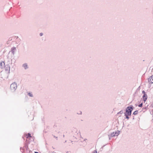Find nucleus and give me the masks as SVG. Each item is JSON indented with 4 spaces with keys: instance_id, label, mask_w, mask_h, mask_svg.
I'll return each mask as SVG.
<instances>
[{
    "instance_id": "22",
    "label": "nucleus",
    "mask_w": 153,
    "mask_h": 153,
    "mask_svg": "<svg viewBox=\"0 0 153 153\" xmlns=\"http://www.w3.org/2000/svg\"><path fill=\"white\" fill-rule=\"evenodd\" d=\"M39 35L40 36H43V34L42 33H40V34H39Z\"/></svg>"
},
{
    "instance_id": "14",
    "label": "nucleus",
    "mask_w": 153,
    "mask_h": 153,
    "mask_svg": "<svg viewBox=\"0 0 153 153\" xmlns=\"http://www.w3.org/2000/svg\"><path fill=\"white\" fill-rule=\"evenodd\" d=\"M124 115L125 116V118L127 119L128 120L129 118V116H131L130 115H128V114H124Z\"/></svg>"
},
{
    "instance_id": "29",
    "label": "nucleus",
    "mask_w": 153,
    "mask_h": 153,
    "mask_svg": "<svg viewBox=\"0 0 153 153\" xmlns=\"http://www.w3.org/2000/svg\"><path fill=\"white\" fill-rule=\"evenodd\" d=\"M82 112L81 111L80 112V113L79 114H82Z\"/></svg>"
},
{
    "instance_id": "15",
    "label": "nucleus",
    "mask_w": 153,
    "mask_h": 153,
    "mask_svg": "<svg viewBox=\"0 0 153 153\" xmlns=\"http://www.w3.org/2000/svg\"><path fill=\"white\" fill-rule=\"evenodd\" d=\"M27 95L30 97H33V95L32 94L31 92H29L27 93Z\"/></svg>"
},
{
    "instance_id": "3",
    "label": "nucleus",
    "mask_w": 153,
    "mask_h": 153,
    "mask_svg": "<svg viewBox=\"0 0 153 153\" xmlns=\"http://www.w3.org/2000/svg\"><path fill=\"white\" fill-rule=\"evenodd\" d=\"M5 68V70L6 71H7L8 72V73H9L10 72V68L9 65H5V67H4Z\"/></svg>"
},
{
    "instance_id": "32",
    "label": "nucleus",
    "mask_w": 153,
    "mask_h": 153,
    "mask_svg": "<svg viewBox=\"0 0 153 153\" xmlns=\"http://www.w3.org/2000/svg\"><path fill=\"white\" fill-rule=\"evenodd\" d=\"M66 142V141H65V142Z\"/></svg>"
},
{
    "instance_id": "11",
    "label": "nucleus",
    "mask_w": 153,
    "mask_h": 153,
    "mask_svg": "<svg viewBox=\"0 0 153 153\" xmlns=\"http://www.w3.org/2000/svg\"><path fill=\"white\" fill-rule=\"evenodd\" d=\"M77 129L76 128H74L73 129V130L72 131V132H73V133H74V132H75V134H78V133H77Z\"/></svg>"
},
{
    "instance_id": "6",
    "label": "nucleus",
    "mask_w": 153,
    "mask_h": 153,
    "mask_svg": "<svg viewBox=\"0 0 153 153\" xmlns=\"http://www.w3.org/2000/svg\"><path fill=\"white\" fill-rule=\"evenodd\" d=\"M108 136L109 137V140L111 139V137H114L115 136V135L114 134V132L111 133L110 134L108 135Z\"/></svg>"
},
{
    "instance_id": "18",
    "label": "nucleus",
    "mask_w": 153,
    "mask_h": 153,
    "mask_svg": "<svg viewBox=\"0 0 153 153\" xmlns=\"http://www.w3.org/2000/svg\"><path fill=\"white\" fill-rule=\"evenodd\" d=\"M143 103H141L138 105V106L140 107H142L143 106Z\"/></svg>"
},
{
    "instance_id": "23",
    "label": "nucleus",
    "mask_w": 153,
    "mask_h": 153,
    "mask_svg": "<svg viewBox=\"0 0 153 153\" xmlns=\"http://www.w3.org/2000/svg\"><path fill=\"white\" fill-rule=\"evenodd\" d=\"M27 145L26 144V143H25V148H26L27 147Z\"/></svg>"
},
{
    "instance_id": "24",
    "label": "nucleus",
    "mask_w": 153,
    "mask_h": 153,
    "mask_svg": "<svg viewBox=\"0 0 153 153\" xmlns=\"http://www.w3.org/2000/svg\"><path fill=\"white\" fill-rule=\"evenodd\" d=\"M105 145H104L103 146H102L101 148V149H103V148L104 147Z\"/></svg>"
},
{
    "instance_id": "21",
    "label": "nucleus",
    "mask_w": 153,
    "mask_h": 153,
    "mask_svg": "<svg viewBox=\"0 0 153 153\" xmlns=\"http://www.w3.org/2000/svg\"><path fill=\"white\" fill-rule=\"evenodd\" d=\"M97 153V151L96 150H94L93 152V153Z\"/></svg>"
},
{
    "instance_id": "8",
    "label": "nucleus",
    "mask_w": 153,
    "mask_h": 153,
    "mask_svg": "<svg viewBox=\"0 0 153 153\" xmlns=\"http://www.w3.org/2000/svg\"><path fill=\"white\" fill-rule=\"evenodd\" d=\"M0 66H1V69H3L4 68V67L5 66V63L4 62H0Z\"/></svg>"
},
{
    "instance_id": "12",
    "label": "nucleus",
    "mask_w": 153,
    "mask_h": 153,
    "mask_svg": "<svg viewBox=\"0 0 153 153\" xmlns=\"http://www.w3.org/2000/svg\"><path fill=\"white\" fill-rule=\"evenodd\" d=\"M120 131H118L117 132L115 131L114 132V134L115 135V136H118L119 134Z\"/></svg>"
},
{
    "instance_id": "17",
    "label": "nucleus",
    "mask_w": 153,
    "mask_h": 153,
    "mask_svg": "<svg viewBox=\"0 0 153 153\" xmlns=\"http://www.w3.org/2000/svg\"><path fill=\"white\" fill-rule=\"evenodd\" d=\"M123 110H121L120 112H119L118 113H117L118 114H121L123 113Z\"/></svg>"
},
{
    "instance_id": "5",
    "label": "nucleus",
    "mask_w": 153,
    "mask_h": 153,
    "mask_svg": "<svg viewBox=\"0 0 153 153\" xmlns=\"http://www.w3.org/2000/svg\"><path fill=\"white\" fill-rule=\"evenodd\" d=\"M142 98L143 99V100L144 101V102L145 103V102L146 101V100L147 99V94H144L143 95V96H142Z\"/></svg>"
},
{
    "instance_id": "25",
    "label": "nucleus",
    "mask_w": 153,
    "mask_h": 153,
    "mask_svg": "<svg viewBox=\"0 0 153 153\" xmlns=\"http://www.w3.org/2000/svg\"><path fill=\"white\" fill-rule=\"evenodd\" d=\"M54 136V137H55V138H56V139L57 140V137H56L55 136Z\"/></svg>"
},
{
    "instance_id": "31",
    "label": "nucleus",
    "mask_w": 153,
    "mask_h": 153,
    "mask_svg": "<svg viewBox=\"0 0 153 153\" xmlns=\"http://www.w3.org/2000/svg\"><path fill=\"white\" fill-rule=\"evenodd\" d=\"M30 141H29V143H28L29 144V143H30Z\"/></svg>"
},
{
    "instance_id": "20",
    "label": "nucleus",
    "mask_w": 153,
    "mask_h": 153,
    "mask_svg": "<svg viewBox=\"0 0 153 153\" xmlns=\"http://www.w3.org/2000/svg\"><path fill=\"white\" fill-rule=\"evenodd\" d=\"M142 93L143 94H146V92H145V91H142Z\"/></svg>"
},
{
    "instance_id": "13",
    "label": "nucleus",
    "mask_w": 153,
    "mask_h": 153,
    "mask_svg": "<svg viewBox=\"0 0 153 153\" xmlns=\"http://www.w3.org/2000/svg\"><path fill=\"white\" fill-rule=\"evenodd\" d=\"M15 50H16V48L15 47L12 48L11 49V52L13 54H14V51Z\"/></svg>"
},
{
    "instance_id": "4",
    "label": "nucleus",
    "mask_w": 153,
    "mask_h": 153,
    "mask_svg": "<svg viewBox=\"0 0 153 153\" xmlns=\"http://www.w3.org/2000/svg\"><path fill=\"white\" fill-rule=\"evenodd\" d=\"M148 82L149 83H153V75L148 79Z\"/></svg>"
},
{
    "instance_id": "30",
    "label": "nucleus",
    "mask_w": 153,
    "mask_h": 153,
    "mask_svg": "<svg viewBox=\"0 0 153 153\" xmlns=\"http://www.w3.org/2000/svg\"><path fill=\"white\" fill-rule=\"evenodd\" d=\"M87 140V139H84V140Z\"/></svg>"
},
{
    "instance_id": "9",
    "label": "nucleus",
    "mask_w": 153,
    "mask_h": 153,
    "mask_svg": "<svg viewBox=\"0 0 153 153\" xmlns=\"http://www.w3.org/2000/svg\"><path fill=\"white\" fill-rule=\"evenodd\" d=\"M26 137L27 139H29V140H30V138H32L31 134L30 133H28L26 135Z\"/></svg>"
},
{
    "instance_id": "10",
    "label": "nucleus",
    "mask_w": 153,
    "mask_h": 153,
    "mask_svg": "<svg viewBox=\"0 0 153 153\" xmlns=\"http://www.w3.org/2000/svg\"><path fill=\"white\" fill-rule=\"evenodd\" d=\"M149 105H147L146 106H145V107L143 108L142 110V111L143 112H145L148 109V106Z\"/></svg>"
},
{
    "instance_id": "1",
    "label": "nucleus",
    "mask_w": 153,
    "mask_h": 153,
    "mask_svg": "<svg viewBox=\"0 0 153 153\" xmlns=\"http://www.w3.org/2000/svg\"><path fill=\"white\" fill-rule=\"evenodd\" d=\"M134 108V107L132 105H130L128 106L126 108L124 114L131 115L132 112Z\"/></svg>"
},
{
    "instance_id": "16",
    "label": "nucleus",
    "mask_w": 153,
    "mask_h": 153,
    "mask_svg": "<svg viewBox=\"0 0 153 153\" xmlns=\"http://www.w3.org/2000/svg\"><path fill=\"white\" fill-rule=\"evenodd\" d=\"M138 113V111L136 110L133 113V114L134 115H137Z\"/></svg>"
},
{
    "instance_id": "2",
    "label": "nucleus",
    "mask_w": 153,
    "mask_h": 153,
    "mask_svg": "<svg viewBox=\"0 0 153 153\" xmlns=\"http://www.w3.org/2000/svg\"><path fill=\"white\" fill-rule=\"evenodd\" d=\"M17 88V84L15 82H13L10 86V89L11 90L15 91Z\"/></svg>"
},
{
    "instance_id": "7",
    "label": "nucleus",
    "mask_w": 153,
    "mask_h": 153,
    "mask_svg": "<svg viewBox=\"0 0 153 153\" xmlns=\"http://www.w3.org/2000/svg\"><path fill=\"white\" fill-rule=\"evenodd\" d=\"M22 67H23L25 70H26L29 67L27 63H24L22 65Z\"/></svg>"
},
{
    "instance_id": "26",
    "label": "nucleus",
    "mask_w": 153,
    "mask_h": 153,
    "mask_svg": "<svg viewBox=\"0 0 153 153\" xmlns=\"http://www.w3.org/2000/svg\"><path fill=\"white\" fill-rule=\"evenodd\" d=\"M28 149V146H27V147L26 148V149L27 150Z\"/></svg>"
},
{
    "instance_id": "28",
    "label": "nucleus",
    "mask_w": 153,
    "mask_h": 153,
    "mask_svg": "<svg viewBox=\"0 0 153 153\" xmlns=\"http://www.w3.org/2000/svg\"><path fill=\"white\" fill-rule=\"evenodd\" d=\"M35 153H39L37 152H35Z\"/></svg>"
},
{
    "instance_id": "27",
    "label": "nucleus",
    "mask_w": 153,
    "mask_h": 153,
    "mask_svg": "<svg viewBox=\"0 0 153 153\" xmlns=\"http://www.w3.org/2000/svg\"><path fill=\"white\" fill-rule=\"evenodd\" d=\"M133 120H134V116H133Z\"/></svg>"
},
{
    "instance_id": "19",
    "label": "nucleus",
    "mask_w": 153,
    "mask_h": 153,
    "mask_svg": "<svg viewBox=\"0 0 153 153\" xmlns=\"http://www.w3.org/2000/svg\"><path fill=\"white\" fill-rule=\"evenodd\" d=\"M149 107L150 108H153V103H152L149 106Z\"/></svg>"
}]
</instances>
